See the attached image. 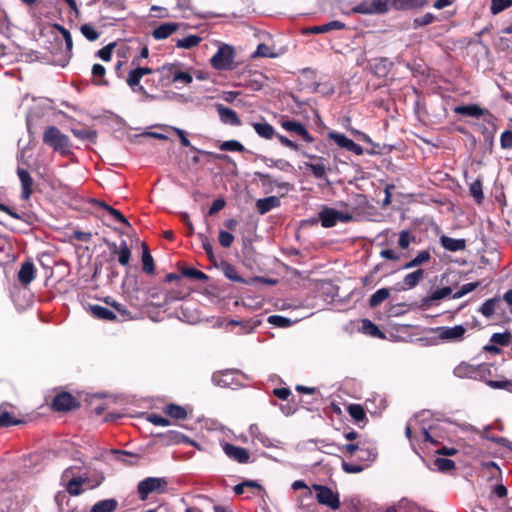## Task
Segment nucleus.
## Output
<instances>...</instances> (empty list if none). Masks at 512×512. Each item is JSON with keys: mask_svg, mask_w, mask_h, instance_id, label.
<instances>
[{"mask_svg": "<svg viewBox=\"0 0 512 512\" xmlns=\"http://www.w3.org/2000/svg\"><path fill=\"white\" fill-rule=\"evenodd\" d=\"M435 332L440 340L454 342L460 341L464 338L466 329L462 325H456L453 327L442 326L437 327Z\"/></svg>", "mask_w": 512, "mask_h": 512, "instance_id": "obj_9", "label": "nucleus"}, {"mask_svg": "<svg viewBox=\"0 0 512 512\" xmlns=\"http://www.w3.org/2000/svg\"><path fill=\"white\" fill-rule=\"evenodd\" d=\"M428 4V0H394V9L397 11L416 10Z\"/></svg>", "mask_w": 512, "mask_h": 512, "instance_id": "obj_24", "label": "nucleus"}, {"mask_svg": "<svg viewBox=\"0 0 512 512\" xmlns=\"http://www.w3.org/2000/svg\"><path fill=\"white\" fill-rule=\"evenodd\" d=\"M117 501L115 499H105L96 502L90 512H113L117 508Z\"/></svg>", "mask_w": 512, "mask_h": 512, "instance_id": "obj_40", "label": "nucleus"}, {"mask_svg": "<svg viewBox=\"0 0 512 512\" xmlns=\"http://www.w3.org/2000/svg\"><path fill=\"white\" fill-rule=\"evenodd\" d=\"M82 35L89 41H96L100 34L91 24H83L80 27Z\"/></svg>", "mask_w": 512, "mask_h": 512, "instance_id": "obj_61", "label": "nucleus"}, {"mask_svg": "<svg viewBox=\"0 0 512 512\" xmlns=\"http://www.w3.org/2000/svg\"><path fill=\"white\" fill-rule=\"evenodd\" d=\"M52 27H53V29L58 30L62 34L65 44H66L67 55L70 58L72 56V49H73V40H72L71 33L64 26L57 24V23L53 24Z\"/></svg>", "mask_w": 512, "mask_h": 512, "instance_id": "obj_47", "label": "nucleus"}, {"mask_svg": "<svg viewBox=\"0 0 512 512\" xmlns=\"http://www.w3.org/2000/svg\"><path fill=\"white\" fill-rule=\"evenodd\" d=\"M252 127L261 138L266 140H271L276 135L274 127L267 122H254Z\"/></svg>", "mask_w": 512, "mask_h": 512, "instance_id": "obj_30", "label": "nucleus"}, {"mask_svg": "<svg viewBox=\"0 0 512 512\" xmlns=\"http://www.w3.org/2000/svg\"><path fill=\"white\" fill-rule=\"evenodd\" d=\"M328 137L329 139L333 140L339 147L345 148L347 150L353 141L350 138L346 137L344 134L335 131L330 132L328 134Z\"/></svg>", "mask_w": 512, "mask_h": 512, "instance_id": "obj_55", "label": "nucleus"}, {"mask_svg": "<svg viewBox=\"0 0 512 512\" xmlns=\"http://www.w3.org/2000/svg\"><path fill=\"white\" fill-rule=\"evenodd\" d=\"M177 68V63L164 64L162 67L156 69L159 76V85L161 87H168L173 83V74Z\"/></svg>", "mask_w": 512, "mask_h": 512, "instance_id": "obj_16", "label": "nucleus"}, {"mask_svg": "<svg viewBox=\"0 0 512 512\" xmlns=\"http://www.w3.org/2000/svg\"><path fill=\"white\" fill-rule=\"evenodd\" d=\"M173 83L179 82L184 85H188L193 81V77L189 72L181 71L180 70V64L177 63V68L175 70V73L173 74Z\"/></svg>", "mask_w": 512, "mask_h": 512, "instance_id": "obj_53", "label": "nucleus"}, {"mask_svg": "<svg viewBox=\"0 0 512 512\" xmlns=\"http://www.w3.org/2000/svg\"><path fill=\"white\" fill-rule=\"evenodd\" d=\"M23 423H24V420L17 419L15 417H13V415L11 413H9L8 411H3L0 414V428L10 427L13 425H20Z\"/></svg>", "mask_w": 512, "mask_h": 512, "instance_id": "obj_52", "label": "nucleus"}, {"mask_svg": "<svg viewBox=\"0 0 512 512\" xmlns=\"http://www.w3.org/2000/svg\"><path fill=\"white\" fill-rule=\"evenodd\" d=\"M168 481L163 477H147L137 485V492L142 501L148 499L152 493L162 494L166 491Z\"/></svg>", "mask_w": 512, "mask_h": 512, "instance_id": "obj_3", "label": "nucleus"}, {"mask_svg": "<svg viewBox=\"0 0 512 512\" xmlns=\"http://www.w3.org/2000/svg\"><path fill=\"white\" fill-rule=\"evenodd\" d=\"M216 110L218 112L221 122H223L224 124H229L231 126L241 125V120L233 109L225 107L222 104H216Z\"/></svg>", "mask_w": 512, "mask_h": 512, "instance_id": "obj_15", "label": "nucleus"}, {"mask_svg": "<svg viewBox=\"0 0 512 512\" xmlns=\"http://www.w3.org/2000/svg\"><path fill=\"white\" fill-rule=\"evenodd\" d=\"M179 28V24L167 22L159 25L152 32V36L157 40L166 39L171 36Z\"/></svg>", "mask_w": 512, "mask_h": 512, "instance_id": "obj_21", "label": "nucleus"}, {"mask_svg": "<svg viewBox=\"0 0 512 512\" xmlns=\"http://www.w3.org/2000/svg\"><path fill=\"white\" fill-rule=\"evenodd\" d=\"M454 374L460 378H471L476 380L477 365L462 362L458 366H456V368L454 369Z\"/></svg>", "mask_w": 512, "mask_h": 512, "instance_id": "obj_28", "label": "nucleus"}, {"mask_svg": "<svg viewBox=\"0 0 512 512\" xmlns=\"http://www.w3.org/2000/svg\"><path fill=\"white\" fill-rule=\"evenodd\" d=\"M424 275L425 272L423 269H417L405 275L402 281L403 289L407 290L416 287L424 279Z\"/></svg>", "mask_w": 512, "mask_h": 512, "instance_id": "obj_26", "label": "nucleus"}, {"mask_svg": "<svg viewBox=\"0 0 512 512\" xmlns=\"http://www.w3.org/2000/svg\"><path fill=\"white\" fill-rule=\"evenodd\" d=\"M222 271H223L225 277L228 278L229 280L233 281V282L245 283V284L249 283L248 281L243 279L238 274L236 267L234 265L230 264V263H227V262L223 263Z\"/></svg>", "mask_w": 512, "mask_h": 512, "instance_id": "obj_41", "label": "nucleus"}, {"mask_svg": "<svg viewBox=\"0 0 512 512\" xmlns=\"http://www.w3.org/2000/svg\"><path fill=\"white\" fill-rule=\"evenodd\" d=\"M219 149L222 151H232V152H244V146L237 140H228L224 141L220 144Z\"/></svg>", "mask_w": 512, "mask_h": 512, "instance_id": "obj_58", "label": "nucleus"}, {"mask_svg": "<svg viewBox=\"0 0 512 512\" xmlns=\"http://www.w3.org/2000/svg\"><path fill=\"white\" fill-rule=\"evenodd\" d=\"M416 241V237L408 230H402L398 237V247L402 250H406L411 243Z\"/></svg>", "mask_w": 512, "mask_h": 512, "instance_id": "obj_50", "label": "nucleus"}, {"mask_svg": "<svg viewBox=\"0 0 512 512\" xmlns=\"http://www.w3.org/2000/svg\"><path fill=\"white\" fill-rule=\"evenodd\" d=\"M487 385L493 389H504V390L512 393V380L487 381Z\"/></svg>", "mask_w": 512, "mask_h": 512, "instance_id": "obj_64", "label": "nucleus"}, {"mask_svg": "<svg viewBox=\"0 0 512 512\" xmlns=\"http://www.w3.org/2000/svg\"><path fill=\"white\" fill-rule=\"evenodd\" d=\"M202 38L197 35H189L182 39L177 40L176 46L178 48L191 49L200 44Z\"/></svg>", "mask_w": 512, "mask_h": 512, "instance_id": "obj_48", "label": "nucleus"}, {"mask_svg": "<svg viewBox=\"0 0 512 512\" xmlns=\"http://www.w3.org/2000/svg\"><path fill=\"white\" fill-rule=\"evenodd\" d=\"M343 450H345L350 456L354 455L356 451H359V453H366L367 457H359V460L366 461L368 463L373 462L377 457L375 447L370 448L359 444L349 443L343 446Z\"/></svg>", "mask_w": 512, "mask_h": 512, "instance_id": "obj_14", "label": "nucleus"}, {"mask_svg": "<svg viewBox=\"0 0 512 512\" xmlns=\"http://www.w3.org/2000/svg\"><path fill=\"white\" fill-rule=\"evenodd\" d=\"M255 177L258 178L263 186H270V185H276L278 188L281 189H289L290 184L288 182H276L271 175L267 173H263L260 171H256L254 173Z\"/></svg>", "mask_w": 512, "mask_h": 512, "instance_id": "obj_39", "label": "nucleus"}, {"mask_svg": "<svg viewBox=\"0 0 512 512\" xmlns=\"http://www.w3.org/2000/svg\"><path fill=\"white\" fill-rule=\"evenodd\" d=\"M280 124L283 129L300 136L305 142H314V137L309 133V131L301 122L289 119H282Z\"/></svg>", "mask_w": 512, "mask_h": 512, "instance_id": "obj_11", "label": "nucleus"}, {"mask_svg": "<svg viewBox=\"0 0 512 512\" xmlns=\"http://www.w3.org/2000/svg\"><path fill=\"white\" fill-rule=\"evenodd\" d=\"M281 205V201L276 196H269L261 198L256 201V209L260 215H264L270 212L274 208H278Z\"/></svg>", "mask_w": 512, "mask_h": 512, "instance_id": "obj_20", "label": "nucleus"}, {"mask_svg": "<svg viewBox=\"0 0 512 512\" xmlns=\"http://www.w3.org/2000/svg\"><path fill=\"white\" fill-rule=\"evenodd\" d=\"M394 9V0H365L358 4L354 11L361 14H384Z\"/></svg>", "mask_w": 512, "mask_h": 512, "instance_id": "obj_6", "label": "nucleus"}, {"mask_svg": "<svg viewBox=\"0 0 512 512\" xmlns=\"http://www.w3.org/2000/svg\"><path fill=\"white\" fill-rule=\"evenodd\" d=\"M17 175L21 183L20 198L23 201H28L33 194L34 180L29 172L24 168H18Z\"/></svg>", "mask_w": 512, "mask_h": 512, "instance_id": "obj_12", "label": "nucleus"}, {"mask_svg": "<svg viewBox=\"0 0 512 512\" xmlns=\"http://www.w3.org/2000/svg\"><path fill=\"white\" fill-rule=\"evenodd\" d=\"M434 465L437 467V469L441 472H448L450 470L455 469V462L451 459L447 458H436L434 460Z\"/></svg>", "mask_w": 512, "mask_h": 512, "instance_id": "obj_59", "label": "nucleus"}, {"mask_svg": "<svg viewBox=\"0 0 512 512\" xmlns=\"http://www.w3.org/2000/svg\"><path fill=\"white\" fill-rule=\"evenodd\" d=\"M511 6L512 0H491L490 12L493 15H497Z\"/></svg>", "mask_w": 512, "mask_h": 512, "instance_id": "obj_56", "label": "nucleus"}, {"mask_svg": "<svg viewBox=\"0 0 512 512\" xmlns=\"http://www.w3.org/2000/svg\"><path fill=\"white\" fill-rule=\"evenodd\" d=\"M72 134L83 141H89L91 143H96L97 141V131L89 128H72Z\"/></svg>", "mask_w": 512, "mask_h": 512, "instance_id": "obj_35", "label": "nucleus"}, {"mask_svg": "<svg viewBox=\"0 0 512 512\" xmlns=\"http://www.w3.org/2000/svg\"><path fill=\"white\" fill-rule=\"evenodd\" d=\"M94 202L96 203V205H98L99 207H101L102 209L107 211L116 221H118L126 226H130V223L128 222L126 217L119 210L113 208L112 206L108 205L104 201L94 200Z\"/></svg>", "mask_w": 512, "mask_h": 512, "instance_id": "obj_38", "label": "nucleus"}, {"mask_svg": "<svg viewBox=\"0 0 512 512\" xmlns=\"http://www.w3.org/2000/svg\"><path fill=\"white\" fill-rule=\"evenodd\" d=\"M237 374L236 370L227 369L224 371L216 372L212 376V381L220 387H230L233 382L235 375Z\"/></svg>", "mask_w": 512, "mask_h": 512, "instance_id": "obj_19", "label": "nucleus"}, {"mask_svg": "<svg viewBox=\"0 0 512 512\" xmlns=\"http://www.w3.org/2000/svg\"><path fill=\"white\" fill-rule=\"evenodd\" d=\"M268 322L280 328H287L292 325L293 321L290 318L281 315H271L268 317Z\"/></svg>", "mask_w": 512, "mask_h": 512, "instance_id": "obj_60", "label": "nucleus"}, {"mask_svg": "<svg viewBox=\"0 0 512 512\" xmlns=\"http://www.w3.org/2000/svg\"><path fill=\"white\" fill-rule=\"evenodd\" d=\"M454 112L459 115L479 118L484 115V109L476 104L460 105L454 108Z\"/></svg>", "mask_w": 512, "mask_h": 512, "instance_id": "obj_27", "label": "nucleus"}, {"mask_svg": "<svg viewBox=\"0 0 512 512\" xmlns=\"http://www.w3.org/2000/svg\"><path fill=\"white\" fill-rule=\"evenodd\" d=\"M36 277V268L32 260L22 263L18 271L17 279L23 286H28Z\"/></svg>", "mask_w": 512, "mask_h": 512, "instance_id": "obj_13", "label": "nucleus"}, {"mask_svg": "<svg viewBox=\"0 0 512 512\" xmlns=\"http://www.w3.org/2000/svg\"><path fill=\"white\" fill-rule=\"evenodd\" d=\"M92 83L97 86L109 85L108 80L105 78L106 69L101 64H94L92 66Z\"/></svg>", "mask_w": 512, "mask_h": 512, "instance_id": "obj_34", "label": "nucleus"}, {"mask_svg": "<svg viewBox=\"0 0 512 512\" xmlns=\"http://www.w3.org/2000/svg\"><path fill=\"white\" fill-rule=\"evenodd\" d=\"M441 245L449 251L456 252L460 250H464L466 247V242L464 239H454L448 236H442L440 238Z\"/></svg>", "mask_w": 512, "mask_h": 512, "instance_id": "obj_32", "label": "nucleus"}, {"mask_svg": "<svg viewBox=\"0 0 512 512\" xmlns=\"http://www.w3.org/2000/svg\"><path fill=\"white\" fill-rule=\"evenodd\" d=\"M163 411L167 416H169L173 419H176V420H184L188 416L186 409L180 405L175 404V403L166 405L163 408Z\"/></svg>", "mask_w": 512, "mask_h": 512, "instance_id": "obj_33", "label": "nucleus"}, {"mask_svg": "<svg viewBox=\"0 0 512 512\" xmlns=\"http://www.w3.org/2000/svg\"><path fill=\"white\" fill-rule=\"evenodd\" d=\"M347 412L359 427L362 428L368 423L366 411L361 404H349Z\"/></svg>", "mask_w": 512, "mask_h": 512, "instance_id": "obj_17", "label": "nucleus"}, {"mask_svg": "<svg viewBox=\"0 0 512 512\" xmlns=\"http://www.w3.org/2000/svg\"><path fill=\"white\" fill-rule=\"evenodd\" d=\"M158 437L162 440L163 443L168 445L189 443L196 446L195 441L190 440L187 436L177 431H168L166 433L159 434Z\"/></svg>", "mask_w": 512, "mask_h": 512, "instance_id": "obj_18", "label": "nucleus"}, {"mask_svg": "<svg viewBox=\"0 0 512 512\" xmlns=\"http://www.w3.org/2000/svg\"><path fill=\"white\" fill-rule=\"evenodd\" d=\"M43 143L50 146L62 156H68L71 152V143L67 135L63 134L56 126H48L43 133Z\"/></svg>", "mask_w": 512, "mask_h": 512, "instance_id": "obj_1", "label": "nucleus"}, {"mask_svg": "<svg viewBox=\"0 0 512 512\" xmlns=\"http://www.w3.org/2000/svg\"><path fill=\"white\" fill-rule=\"evenodd\" d=\"M234 58V47L228 44H223L210 59V64L214 69L219 71L233 70L236 68Z\"/></svg>", "mask_w": 512, "mask_h": 512, "instance_id": "obj_2", "label": "nucleus"}, {"mask_svg": "<svg viewBox=\"0 0 512 512\" xmlns=\"http://www.w3.org/2000/svg\"><path fill=\"white\" fill-rule=\"evenodd\" d=\"M55 502L58 506L59 512H72L70 509L71 500L68 498L65 492H58L55 495Z\"/></svg>", "mask_w": 512, "mask_h": 512, "instance_id": "obj_51", "label": "nucleus"}, {"mask_svg": "<svg viewBox=\"0 0 512 512\" xmlns=\"http://www.w3.org/2000/svg\"><path fill=\"white\" fill-rule=\"evenodd\" d=\"M0 211L5 212L6 214H8L9 216H11L14 219L22 220V221H25L30 224L33 223L34 220H36V216L33 213H26V212L18 213L16 211H14L13 209H11L9 206H6L2 203H0Z\"/></svg>", "mask_w": 512, "mask_h": 512, "instance_id": "obj_36", "label": "nucleus"}, {"mask_svg": "<svg viewBox=\"0 0 512 512\" xmlns=\"http://www.w3.org/2000/svg\"><path fill=\"white\" fill-rule=\"evenodd\" d=\"M490 341L497 345L508 346L512 342V334L509 331L494 333L491 336Z\"/></svg>", "mask_w": 512, "mask_h": 512, "instance_id": "obj_54", "label": "nucleus"}, {"mask_svg": "<svg viewBox=\"0 0 512 512\" xmlns=\"http://www.w3.org/2000/svg\"><path fill=\"white\" fill-rule=\"evenodd\" d=\"M181 275L184 277H188L191 279H195L198 281H206L208 280V275H206L201 270L191 268V267H183L181 268Z\"/></svg>", "mask_w": 512, "mask_h": 512, "instance_id": "obj_49", "label": "nucleus"}, {"mask_svg": "<svg viewBox=\"0 0 512 512\" xmlns=\"http://www.w3.org/2000/svg\"><path fill=\"white\" fill-rule=\"evenodd\" d=\"M312 488L316 492V499L319 504L327 506L332 510L340 508L341 502L337 492L321 484H313Z\"/></svg>", "mask_w": 512, "mask_h": 512, "instance_id": "obj_5", "label": "nucleus"}, {"mask_svg": "<svg viewBox=\"0 0 512 512\" xmlns=\"http://www.w3.org/2000/svg\"><path fill=\"white\" fill-rule=\"evenodd\" d=\"M131 257V248L125 240H122L119 244V253L117 254L118 263L123 267H127L130 263Z\"/></svg>", "mask_w": 512, "mask_h": 512, "instance_id": "obj_37", "label": "nucleus"}, {"mask_svg": "<svg viewBox=\"0 0 512 512\" xmlns=\"http://www.w3.org/2000/svg\"><path fill=\"white\" fill-rule=\"evenodd\" d=\"M134 66H135V68L131 69L128 73L126 83L134 92H138L140 94L147 95V92H146L144 86H142L140 84L141 79L145 75L155 73L156 70L149 68V67H141L140 65H134Z\"/></svg>", "mask_w": 512, "mask_h": 512, "instance_id": "obj_7", "label": "nucleus"}, {"mask_svg": "<svg viewBox=\"0 0 512 512\" xmlns=\"http://www.w3.org/2000/svg\"><path fill=\"white\" fill-rule=\"evenodd\" d=\"M390 296V289L381 288L371 295L369 299V306L375 308L382 304Z\"/></svg>", "mask_w": 512, "mask_h": 512, "instance_id": "obj_42", "label": "nucleus"}, {"mask_svg": "<svg viewBox=\"0 0 512 512\" xmlns=\"http://www.w3.org/2000/svg\"><path fill=\"white\" fill-rule=\"evenodd\" d=\"M221 446L226 456L230 459L240 464H246L250 461V453L246 448L235 446L229 442H223Z\"/></svg>", "mask_w": 512, "mask_h": 512, "instance_id": "obj_10", "label": "nucleus"}, {"mask_svg": "<svg viewBox=\"0 0 512 512\" xmlns=\"http://www.w3.org/2000/svg\"><path fill=\"white\" fill-rule=\"evenodd\" d=\"M79 406L80 402L69 392L56 394L51 403V409L56 412H67Z\"/></svg>", "mask_w": 512, "mask_h": 512, "instance_id": "obj_8", "label": "nucleus"}, {"mask_svg": "<svg viewBox=\"0 0 512 512\" xmlns=\"http://www.w3.org/2000/svg\"><path fill=\"white\" fill-rule=\"evenodd\" d=\"M414 503L407 500L401 499L396 504L389 506L385 512H413Z\"/></svg>", "mask_w": 512, "mask_h": 512, "instance_id": "obj_46", "label": "nucleus"}, {"mask_svg": "<svg viewBox=\"0 0 512 512\" xmlns=\"http://www.w3.org/2000/svg\"><path fill=\"white\" fill-rule=\"evenodd\" d=\"M142 271L148 275L155 274V263L145 242L142 243Z\"/></svg>", "mask_w": 512, "mask_h": 512, "instance_id": "obj_23", "label": "nucleus"}, {"mask_svg": "<svg viewBox=\"0 0 512 512\" xmlns=\"http://www.w3.org/2000/svg\"><path fill=\"white\" fill-rule=\"evenodd\" d=\"M362 328L364 332L370 336L380 339L385 338V334L379 329V327L376 324H374L369 319L362 320Z\"/></svg>", "mask_w": 512, "mask_h": 512, "instance_id": "obj_45", "label": "nucleus"}, {"mask_svg": "<svg viewBox=\"0 0 512 512\" xmlns=\"http://www.w3.org/2000/svg\"><path fill=\"white\" fill-rule=\"evenodd\" d=\"M492 365L488 363H482L477 365V378L476 380L485 381L487 384V381H490L488 378L492 376Z\"/></svg>", "mask_w": 512, "mask_h": 512, "instance_id": "obj_57", "label": "nucleus"}, {"mask_svg": "<svg viewBox=\"0 0 512 512\" xmlns=\"http://www.w3.org/2000/svg\"><path fill=\"white\" fill-rule=\"evenodd\" d=\"M89 479L87 477H73L66 484V491L71 496H79L83 493L82 486L88 483Z\"/></svg>", "mask_w": 512, "mask_h": 512, "instance_id": "obj_29", "label": "nucleus"}, {"mask_svg": "<svg viewBox=\"0 0 512 512\" xmlns=\"http://www.w3.org/2000/svg\"><path fill=\"white\" fill-rule=\"evenodd\" d=\"M89 310L93 317L101 320L113 321L116 315L113 311L100 305H90Z\"/></svg>", "mask_w": 512, "mask_h": 512, "instance_id": "obj_31", "label": "nucleus"}, {"mask_svg": "<svg viewBox=\"0 0 512 512\" xmlns=\"http://www.w3.org/2000/svg\"><path fill=\"white\" fill-rule=\"evenodd\" d=\"M451 293L452 288L449 286L437 289L433 291L429 296H426L422 299V306L426 308L431 307L435 301L444 299L447 296L451 295Z\"/></svg>", "mask_w": 512, "mask_h": 512, "instance_id": "obj_22", "label": "nucleus"}, {"mask_svg": "<svg viewBox=\"0 0 512 512\" xmlns=\"http://www.w3.org/2000/svg\"><path fill=\"white\" fill-rule=\"evenodd\" d=\"M305 166L317 179L324 178L326 175V168L323 164L305 163Z\"/></svg>", "mask_w": 512, "mask_h": 512, "instance_id": "obj_62", "label": "nucleus"}, {"mask_svg": "<svg viewBox=\"0 0 512 512\" xmlns=\"http://www.w3.org/2000/svg\"><path fill=\"white\" fill-rule=\"evenodd\" d=\"M499 302H500V298L499 297L490 298V299L486 300L481 305V307L479 308V311L481 312V314L484 317L490 318L494 314L496 306H497V304Z\"/></svg>", "mask_w": 512, "mask_h": 512, "instance_id": "obj_44", "label": "nucleus"}, {"mask_svg": "<svg viewBox=\"0 0 512 512\" xmlns=\"http://www.w3.org/2000/svg\"><path fill=\"white\" fill-rule=\"evenodd\" d=\"M431 259V254L428 250L420 251L416 257L411 259L409 262L404 264L403 269H410L414 267H418L423 263L428 262Z\"/></svg>", "mask_w": 512, "mask_h": 512, "instance_id": "obj_43", "label": "nucleus"}, {"mask_svg": "<svg viewBox=\"0 0 512 512\" xmlns=\"http://www.w3.org/2000/svg\"><path fill=\"white\" fill-rule=\"evenodd\" d=\"M319 221L324 228L334 227L338 222L348 223L353 216L349 213L340 212L334 208L323 207L318 213Z\"/></svg>", "mask_w": 512, "mask_h": 512, "instance_id": "obj_4", "label": "nucleus"}, {"mask_svg": "<svg viewBox=\"0 0 512 512\" xmlns=\"http://www.w3.org/2000/svg\"><path fill=\"white\" fill-rule=\"evenodd\" d=\"M469 190H470L471 196L476 200V202L481 203L484 198L481 181H479V180L474 181L470 185Z\"/></svg>", "mask_w": 512, "mask_h": 512, "instance_id": "obj_63", "label": "nucleus"}, {"mask_svg": "<svg viewBox=\"0 0 512 512\" xmlns=\"http://www.w3.org/2000/svg\"><path fill=\"white\" fill-rule=\"evenodd\" d=\"M391 63L385 58L374 59L370 63L372 73L377 77H385L390 71Z\"/></svg>", "mask_w": 512, "mask_h": 512, "instance_id": "obj_25", "label": "nucleus"}]
</instances>
